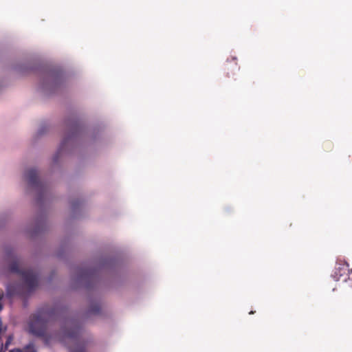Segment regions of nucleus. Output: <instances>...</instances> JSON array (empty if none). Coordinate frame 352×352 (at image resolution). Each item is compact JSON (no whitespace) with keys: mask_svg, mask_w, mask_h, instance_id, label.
Listing matches in <instances>:
<instances>
[{"mask_svg":"<svg viewBox=\"0 0 352 352\" xmlns=\"http://www.w3.org/2000/svg\"><path fill=\"white\" fill-rule=\"evenodd\" d=\"M10 272L19 274L23 281L22 285L9 284L6 287V295L11 298L15 296L25 297L31 294L38 286V278L32 270H22L18 259H14L9 266Z\"/></svg>","mask_w":352,"mask_h":352,"instance_id":"1","label":"nucleus"},{"mask_svg":"<svg viewBox=\"0 0 352 352\" xmlns=\"http://www.w3.org/2000/svg\"><path fill=\"white\" fill-rule=\"evenodd\" d=\"M58 339L69 348V352H88L89 341L84 338L82 329L73 320L67 322Z\"/></svg>","mask_w":352,"mask_h":352,"instance_id":"2","label":"nucleus"},{"mask_svg":"<svg viewBox=\"0 0 352 352\" xmlns=\"http://www.w3.org/2000/svg\"><path fill=\"white\" fill-rule=\"evenodd\" d=\"M56 309L43 307L30 316L28 322L29 332L34 336L43 338L48 342L47 335V325L50 321L55 319L57 314Z\"/></svg>","mask_w":352,"mask_h":352,"instance_id":"3","label":"nucleus"},{"mask_svg":"<svg viewBox=\"0 0 352 352\" xmlns=\"http://www.w3.org/2000/svg\"><path fill=\"white\" fill-rule=\"evenodd\" d=\"M25 178L28 185L36 188H42L43 185L38 178L37 171L34 168H30L25 172Z\"/></svg>","mask_w":352,"mask_h":352,"instance_id":"4","label":"nucleus"},{"mask_svg":"<svg viewBox=\"0 0 352 352\" xmlns=\"http://www.w3.org/2000/svg\"><path fill=\"white\" fill-rule=\"evenodd\" d=\"M351 270V269L349 268L348 263L339 264L335 270L338 280L344 281Z\"/></svg>","mask_w":352,"mask_h":352,"instance_id":"5","label":"nucleus"},{"mask_svg":"<svg viewBox=\"0 0 352 352\" xmlns=\"http://www.w3.org/2000/svg\"><path fill=\"white\" fill-rule=\"evenodd\" d=\"M239 69V67L237 65L235 58H233L231 61H227L225 65V70L227 72V76L228 78L231 77V76H234Z\"/></svg>","mask_w":352,"mask_h":352,"instance_id":"6","label":"nucleus"},{"mask_svg":"<svg viewBox=\"0 0 352 352\" xmlns=\"http://www.w3.org/2000/svg\"><path fill=\"white\" fill-rule=\"evenodd\" d=\"M80 129V125L78 122L75 121L71 124L72 135H76Z\"/></svg>","mask_w":352,"mask_h":352,"instance_id":"7","label":"nucleus"},{"mask_svg":"<svg viewBox=\"0 0 352 352\" xmlns=\"http://www.w3.org/2000/svg\"><path fill=\"white\" fill-rule=\"evenodd\" d=\"M343 282L346 283L349 287H352V270Z\"/></svg>","mask_w":352,"mask_h":352,"instance_id":"8","label":"nucleus"},{"mask_svg":"<svg viewBox=\"0 0 352 352\" xmlns=\"http://www.w3.org/2000/svg\"><path fill=\"white\" fill-rule=\"evenodd\" d=\"M100 306L98 305H95L94 306L91 307V309H90V312L92 313V314H98L99 313L100 311Z\"/></svg>","mask_w":352,"mask_h":352,"instance_id":"9","label":"nucleus"},{"mask_svg":"<svg viewBox=\"0 0 352 352\" xmlns=\"http://www.w3.org/2000/svg\"><path fill=\"white\" fill-rule=\"evenodd\" d=\"M13 340V337L12 336H9L7 338V340L4 344V346H5V349H7L9 346V345L10 344L11 342Z\"/></svg>","mask_w":352,"mask_h":352,"instance_id":"10","label":"nucleus"},{"mask_svg":"<svg viewBox=\"0 0 352 352\" xmlns=\"http://www.w3.org/2000/svg\"><path fill=\"white\" fill-rule=\"evenodd\" d=\"M25 352H36L33 344H28L25 348Z\"/></svg>","mask_w":352,"mask_h":352,"instance_id":"11","label":"nucleus"},{"mask_svg":"<svg viewBox=\"0 0 352 352\" xmlns=\"http://www.w3.org/2000/svg\"><path fill=\"white\" fill-rule=\"evenodd\" d=\"M67 141H68V138H65L63 140V142H61V144H60V148H59V151H58V152H60V151L64 148V147L65 146V145H66V144H67Z\"/></svg>","mask_w":352,"mask_h":352,"instance_id":"12","label":"nucleus"},{"mask_svg":"<svg viewBox=\"0 0 352 352\" xmlns=\"http://www.w3.org/2000/svg\"><path fill=\"white\" fill-rule=\"evenodd\" d=\"M3 349V344L2 341L0 340V352H2Z\"/></svg>","mask_w":352,"mask_h":352,"instance_id":"13","label":"nucleus"},{"mask_svg":"<svg viewBox=\"0 0 352 352\" xmlns=\"http://www.w3.org/2000/svg\"><path fill=\"white\" fill-rule=\"evenodd\" d=\"M3 297V292L2 291H0V300H2Z\"/></svg>","mask_w":352,"mask_h":352,"instance_id":"14","label":"nucleus"},{"mask_svg":"<svg viewBox=\"0 0 352 352\" xmlns=\"http://www.w3.org/2000/svg\"><path fill=\"white\" fill-rule=\"evenodd\" d=\"M10 352H22V351H21L19 349H15V350L10 351Z\"/></svg>","mask_w":352,"mask_h":352,"instance_id":"15","label":"nucleus"},{"mask_svg":"<svg viewBox=\"0 0 352 352\" xmlns=\"http://www.w3.org/2000/svg\"><path fill=\"white\" fill-rule=\"evenodd\" d=\"M3 309V305H2V303H1V300H0V311H1Z\"/></svg>","mask_w":352,"mask_h":352,"instance_id":"16","label":"nucleus"},{"mask_svg":"<svg viewBox=\"0 0 352 352\" xmlns=\"http://www.w3.org/2000/svg\"><path fill=\"white\" fill-rule=\"evenodd\" d=\"M254 313V311H251L249 314H253Z\"/></svg>","mask_w":352,"mask_h":352,"instance_id":"17","label":"nucleus"}]
</instances>
